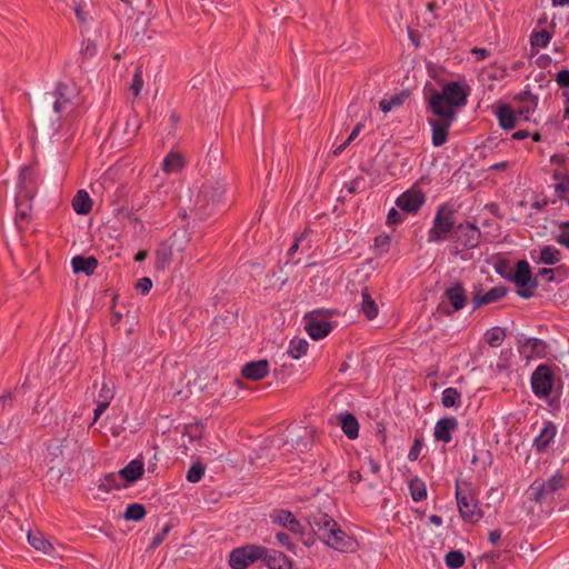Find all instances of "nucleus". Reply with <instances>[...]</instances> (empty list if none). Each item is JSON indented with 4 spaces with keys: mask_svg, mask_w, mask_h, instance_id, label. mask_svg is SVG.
Wrapping results in <instances>:
<instances>
[{
    "mask_svg": "<svg viewBox=\"0 0 569 569\" xmlns=\"http://www.w3.org/2000/svg\"><path fill=\"white\" fill-rule=\"evenodd\" d=\"M423 92L427 110L436 117L428 119L431 127V142L433 147H441L447 143L449 130L460 109L468 102L470 87L459 81H447L441 86V90L428 84Z\"/></svg>",
    "mask_w": 569,
    "mask_h": 569,
    "instance_id": "obj_1",
    "label": "nucleus"
},
{
    "mask_svg": "<svg viewBox=\"0 0 569 569\" xmlns=\"http://www.w3.org/2000/svg\"><path fill=\"white\" fill-rule=\"evenodd\" d=\"M79 90L74 83L58 82L54 90L41 98L37 107V119L43 132L57 133L62 126V117L73 111Z\"/></svg>",
    "mask_w": 569,
    "mask_h": 569,
    "instance_id": "obj_2",
    "label": "nucleus"
},
{
    "mask_svg": "<svg viewBox=\"0 0 569 569\" xmlns=\"http://www.w3.org/2000/svg\"><path fill=\"white\" fill-rule=\"evenodd\" d=\"M496 272L503 279L515 283L517 295L522 299H530L539 286L537 277H533L531 267L526 259H520L510 269V261L499 257L495 262Z\"/></svg>",
    "mask_w": 569,
    "mask_h": 569,
    "instance_id": "obj_3",
    "label": "nucleus"
},
{
    "mask_svg": "<svg viewBox=\"0 0 569 569\" xmlns=\"http://www.w3.org/2000/svg\"><path fill=\"white\" fill-rule=\"evenodd\" d=\"M558 366L540 363L531 373L530 383L532 393L539 399H549L559 401L562 390V379L557 376Z\"/></svg>",
    "mask_w": 569,
    "mask_h": 569,
    "instance_id": "obj_4",
    "label": "nucleus"
},
{
    "mask_svg": "<svg viewBox=\"0 0 569 569\" xmlns=\"http://www.w3.org/2000/svg\"><path fill=\"white\" fill-rule=\"evenodd\" d=\"M455 489L460 517L465 522L477 523L483 517V511L472 490V483L465 479H457Z\"/></svg>",
    "mask_w": 569,
    "mask_h": 569,
    "instance_id": "obj_5",
    "label": "nucleus"
},
{
    "mask_svg": "<svg viewBox=\"0 0 569 569\" xmlns=\"http://www.w3.org/2000/svg\"><path fill=\"white\" fill-rule=\"evenodd\" d=\"M226 190V183L222 180L204 182L196 197V208L193 210L196 216L200 219L211 216L222 202Z\"/></svg>",
    "mask_w": 569,
    "mask_h": 569,
    "instance_id": "obj_6",
    "label": "nucleus"
},
{
    "mask_svg": "<svg viewBox=\"0 0 569 569\" xmlns=\"http://www.w3.org/2000/svg\"><path fill=\"white\" fill-rule=\"evenodd\" d=\"M456 209L449 202L440 204L435 213L432 227L428 231L429 242H443L451 239L457 223Z\"/></svg>",
    "mask_w": 569,
    "mask_h": 569,
    "instance_id": "obj_7",
    "label": "nucleus"
},
{
    "mask_svg": "<svg viewBox=\"0 0 569 569\" xmlns=\"http://www.w3.org/2000/svg\"><path fill=\"white\" fill-rule=\"evenodd\" d=\"M468 303V295L465 284L460 280L451 281L446 286L437 310L446 317L461 311Z\"/></svg>",
    "mask_w": 569,
    "mask_h": 569,
    "instance_id": "obj_8",
    "label": "nucleus"
},
{
    "mask_svg": "<svg viewBox=\"0 0 569 569\" xmlns=\"http://www.w3.org/2000/svg\"><path fill=\"white\" fill-rule=\"evenodd\" d=\"M339 312L336 309L319 308L309 311L305 316V330L309 337L315 340H321L330 335L333 329V323L328 321V318L337 316Z\"/></svg>",
    "mask_w": 569,
    "mask_h": 569,
    "instance_id": "obj_9",
    "label": "nucleus"
},
{
    "mask_svg": "<svg viewBox=\"0 0 569 569\" xmlns=\"http://www.w3.org/2000/svg\"><path fill=\"white\" fill-rule=\"evenodd\" d=\"M481 238L482 233L477 224L470 221L458 223L453 234H451V240L456 244L453 253L457 254L477 248Z\"/></svg>",
    "mask_w": 569,
    "mask_h": 569,
    "instance_id": "obj_10",
    "label": "nucleus"
},
{
    "mask_svg": "<svg viewBox=\"0 0 569 569\" xmlns=\"http://www.w3.org/2000/svg\"><path fill=\"white\" fill-rule=\"evenodd\" d=\"M267 547L248 543L234 548L229 555V566L232 569H247L258 560L264 559Z\"/></svg>",
    "mask_w": 569,
    "mask_h": 569,
    "instance_id": "obj_11",
    "label": "nucleus"
},
{
    "mask_svg": "<svg viewBox=\"0 0 569 569\" xmlns=\"http://www.w3.org/2000/svg\"><path fill=\"white\" fill-rule=\"evenodd\" d=\"M569 486V476L557 471L553 476H551L548 480L538 482L535 481L530 488V499L532 501L541 503L548 497H552L553 493L559 491L560 489H565Z\"/></svg>",
    "mask_w": 569,
    "mask_h": 569,
    "instance_id": "obj_12",
    "label": "nucleus"
},
{
    "mask_svg": "<svg viewBox=\"0 0 569 569\" xmlns=\"http://www.w3.org/2000/svg\"><path fill=\"white\" fill-rule=\"evenodd\" d=\"M38 192V171L34 164L20 168L17 181V194L33 199Z\"/></svg>",
    "mask_w": 569,
    "mask_h": 569,
    "instance_id": "obj_13",
    "label": "nucleus"
},
{
    "mask_svg": "<svg viewBox=\"0 0 569 569\" xmlns=\"http://www.w3.org/2000/svg\"><path fill=\"white\" fill-rule=\"evenodd\" d=\"M426 202L425 192L416 186L403 191L396 200V206L405 214H416Z\"/></svg>",
    "mask_w": 569,
    "mask_h": 569,
    "instance_id": "obj_14",
    "label": "nucleus"
},
{
    "mask_svg": "<svg viewBox=\"0 0 569 569\" xmlns=\"http://www.w3.org/2000/svg\"><path fill=\"white\" fill-rule=\"evenodd\" d=\"M517 346L519 353L526 359L546 358L548 353V343L539 338H528L523 333L517 336Z\"/></svg>",
    "mask_w": 569,
    "mask_h": 569,
    "instance_id": "obj_15",
    "label": "nucleus"
},
{
    "mask_svg": "<svg viewBox=\"0 0 569 569\" xmlns=\"http://www.w3.org/2000/svg\"><path fill=\"white\" fill-rule=\"evenodd\" d=\"M473 289L471 297L472 310L501 300L509 291V288L503 284L496 286L487 292H483L481 284L475 286Z\"/></svg>",
    "mask_w": 569,
    "mask_h": 569,
    "instance_id": "obj_16",
    "label": "nucleus"
},
{
    "mask_svg": "<svg viewBox=\"0 0 569 569\" xmlns=\"http://www.w3.org/2000/svg\"><path fill=\"white\" fill-rule=\"evenodd\" d=\"M69 445L70 441L66 438H54L48 442L47 458L49 462L52 463L50 471L53 470L56 466L68 465V462L71 460V457L66 452L69 448Z\"/></svg>",
    "mask_w": 569,
    "mask_h": 569,
    "instance_id": "obj_17",
    "label": "nucleus"
},
{
    "mask_svg": "<svg viewBox=\"0 0 569 569\" xmlns=\"http://www.w3.org/2000/svg\"><path fill=\"white\" fill-rule=\"evenodd\" d=\"M32 201L28 197L16 196V217L14 224L18 232L22 236L31 222Z\"/></svg>",
    "mask_w": 569,
    "mask_h": 569,
    "instance_id": "obj_18",
    "label": "nucleus"
},
{
    "mask_svg": "<svg viewBox=\"0 0 569 569\" xmlns=\"http://www.w3.org/2000/svg\"><path fill=\"white\" fill-rule=\"evenodd\" d=\"M308 522L321 541L330 538L328 531H331L337 525L332 517L319 510L308 517Z\"/></svg>",
    "mask_w": 569,
    "mask_h": 569,
    "instance_id": "obj_19",
    "label": "nucleus"
},
{
    "mask_svg": "<svg viewBox=\"0 0 569 569\" xmlns=\"http://www.w3.org/2000/svg\"><path fill=\"white\" fill-rule=\"evenodd\" d=\"M458 428L459 423L456 417H442L435 425L433 438L437 442L447 445L452 441V436L458 430Z\"/></svg>",
    "mask_w": 569,
    "mask_h": 569,
    "instance_id": "obj_20",
    "label": "nucleus"
},
{
    "mask_svg": "<svg viewBox=\"0 0 569 569\" xmlns=\"http://www.w3.org/2000/svg\"><path fill=\"white\" fill-rule=\"evenodd\" d=\"M329 532L330 538L323 541L327 546L340 552H349L355 550L356 540L349 537L338 523Z\"/></svg>",
    "mask_w": 569,
    "mask_h": 569,
    "instance_id": "obj_21",
    "label": "nucleus"
},
{
    "mask_svg": "<svg viewBox=\"0 0 569 569\" xmlns=\"http://www.w3.org/2000/svg\"><path fill=\"white\" fill-rule=\"evenodd\" d=\"M493 113L502 130L510 131L517 127V112L510 104L501 101L497 102L493 106Z\"/></svg>",
    "mask_w": 569,
    "mask_h": 569,
    "instance_id": "obj_22",
    "label": "nucleus"
},
{
    "mask_svg": "<svg viewBox=\"0 0 569 569\" xmlns=\"http://www.w3.org/2000/svg\"><path fill=\"white\" fill-rule=\"evenodd\" d=\"M557 435V427L553 421L546 420L543 422V427L541 428L538 436L535 438L532 442V447L536 452L545 453L549 450L551 445L555 441V437Z\"/></svg>",
    "mask_w": 569,
    "mask_h": 569,
    "instance_id": "obj_23",
    "label": "nucleus"
},
{
    "mask_svg": "<svg viewBox=\"0 0 569 569\" xmlns=\"http://www.w3.org/2000/svg\"><path fill=\"white\" fill-rule=\"evenodd\" d=\"M272 523H278L282 528L289 530L292 533L303 535L305 530L300 521L295 517V515L284 509H277L271 515Z\"/></svg>",
    "mask_w": 569,
    "mask_h": 569,
    "instance_id": "obj_24",
    "label": "nucleus"
},
{
    "mask_svg": "<svg viewBox=\"0 0 569 569\" xmlns=\"http://www.w3.org/2000/svg\"><path fill=\"white\" fill-rule=\"evenodd\" d=\"M144 462L142 459H133L122 469L119 470L118 476L123 481L126 488L137 482L143 477Z\"/></svg>",
    "mask_w": 569,
    "mask_h": 569,
    "instance_id": "obj_25",
    "label": "nucleus"
},
{
    "mask_svg": "<svg viewBox=\"0 0 569 569\" xmlns=\"http://www.w3.org/2000/svg\"><path fill=\"white\" fill-rule=\"evenodd\" d=\"M269 361L266 359L247 362L241 368V376L250 381H259L269 373Z\"/></svg>",
    "mask_w": 569,
    "mask_h": 569,
    "instance_id": "obj_26",
    "label": "nucleus"
},
{
    "mask_svg": "<svg viewBox=\"0 0 569 569\" xmlns=\"http://www.w3.org/2000/svg\"><path fill=\"white\" fill-rule=\"evenodd\" d=\"M336 419L348 439L355 440L358 438L360 425L355 413L349 411L339 412Z\"/></svg>",
    "mask_w": 569,
    "mask_h": 569,
    "instance_id": "obj_27",
    "label": "nucleus"
},
{
    "mask_svg": "<svg viewBox=\"0 0 569 569\" xmlns=\"http://www.w3.org/2000/svg\"><path fill=\"white\" fill-rule=\"evenodd\" d=\"M262 562L269 569H293V560L277 549L267 548V553Z\"/></svg>",
    "mask_w": 569,
    "mask_h": 569,
    "instance_id": "obj_28",
    "label": "nucleus"
},
{
    "mask_svg": "<svg viewBox=\"0 0 569 569\" xmlns=\"http://www.w3.org/2000/svg\"><path fill=\"white\" fill-rule=\"evenodd\" d=\"M172 256V244L168 240L161 241L154 250V269L157 271H164L171 264Z\"/></svg>",
    "mask_w": 569,
    "mask_h": 569,
    "instance_id": "obj_29",
    "label": "nucleus"
},
{
    "mask_svg": "<svg viewBox=\"0 0 569 569\" xmlns=\"http://www.w3.org/2000/svg\"><path fill=\"white\" fill-rule=\"evenodd\" d=\"M536 252H537L536 250H532L530 252V256H531V259L538 264L543 263L547 266H555L561 260V257H562L561 251L550 244L543 246L540 249L538 257L535 256Z\"/></svg>",
    "mask_w": 569,
    "mask_h": 569,
    "instance_id": "obj_30",
    "label": "nucleus"
},
{
    "mask_svg": "<svg viewBox=\"0 0 569 569\" xmlns=\"http://www.w3.org/2000/svg\"><path fill=\"white\" fill-rule=\"evenodd\" d=\"M99 266V261L94 256H76L71 260V267L74 273H84L91 276Z\"/></svg>",
    "mask_w": 569,
    "mask_h": 569,
    "instance_id": "obj_31",
    "label": "nucleus"
},
{
    "mask_svg": "<svg viewBox=\"0 0 569 569\" xmlns=\"http://www.w3.org/2000/svg\"><path fill=\"white\" fill-rule=\"evenodd\" d=\"M92 199L86 190H78L72 199V208L76 213L87 216L92 210Z\"/></svg>",
    "mask_w": 569,
    "mask_h": 569,
    "instance_id": "obj_32",
    "label": "nucleus"
},
{
    "mask_svg": "<svg viewBox=\"0 0 569 569\" xmlns=\"http://www.w3.org/2000/svg\"><path fill=\"white\" fill-rule=\"evenodd\" d=\"M550 163L557 168L552 171V179H569V158L563 153H555L550 157Z\"/></svg>",
    "mask_w": 569,
    "mask_h": 569,
    "instance_id": "obj_33",
    "label": "nucleus"
},
{
    "mask_svg": "<svg viewBox=\"0 0 569 569\" xmlns=\"http://www.w3.org/2000/svg\"><path fill=\"white\" fill-rule=\"evenodd\" d=\"M362 303L361 311L365 315L366 319L373 320L378 316V305L369 293L368 289L365 288L361 292Z\"/></svg>",
    "mask_w": 569,
    "mask_h": 569,
    "instance_id": "obj_34",
    "label": "nucleus"
},
{
    "mask_svg": "<svg viewBox=\"0 0 569 569\" xmlns=\"http://www.w3.org/2000/svg\"><path fill=\"white\" fill-rule=\"evenodd\" d=\"M409 492L413 501L419 502L427 499V486L426 482L415 476L408 483Z\"/></svg>",
    "mask_w": 569,
    "mask_h": 569,
    "instance_id": "obj_35",
    "label": "nucleus"
},
{
    "mask_svg": "<svg viewBox=\"0 0 569 569\" xmlns=\"http://www.w3.org/2000/svg\"><path fill=\"white\" fill-rule=\"evenodd\" d=\"M184 167V159L179 152H169L162 162V170L167 173L177 172Z\"/></svg>",
    "mask_w": 569,
    "mask_h": 569,
    "instance_id": "obj_36",
    "label": "nucleus"
},
{
    "mask_svg": "<svg viewBox=\"0 0 569 569\" xmlns=\"http://www.w3.org/2000/svg\"><path fill=\"white\" fill-rule=\"evenodd\" d=\"M441 403L445 408H459L461 406V393L457 388L448 387L442 391Z\"/></svg>",
    "mask_w": 569,
    "mask_h": 569,
    "instance_id": "obj_37",
    "label": "nucleus"
},
{
    "mask_svg": "<svg viewBox=\"0 0 569 569\" xmlns=\"http://www.w3.org/2000/svg\"><path fill=\"white\" fill-rule=\"evenodd\" d=\"M147 515V509L142 503L133 502L126 507L123 518L127 521H141Z\"/></svg>",
    "mask_w": 569,
    "mask_h": 569,
    "instance_id": "obj_38",
    "label": "nucleus"
},
{
    "mask_svg": "<svg viewBox=\"0 0 569 569\" xmlns=\"http://www.w3.org/2000/svg\"><path fill=\"white\" fill-rule=\"evenodd\" d=\"M29 543L39 551L44 553H50L53 550L52 543L47 540L40 532H29L28 533Z\"/></svg>",
    "mask_w": 569,
    "mask_h": 569,
    "instance_id": "obj_39",
    "label": "nucleus"
},
{
    "mask_svg": "<svg viewBox=\"0 0 569 569\" xmlns=\"http://www.w3.org/2000/svg\"><path fill=\"white\" fill-rule=\"evenodd\" d=\"M553 32L547 29L533 30L530 36L531 49L546 48L552 39Z\"/></svg>",
    "mask_w": 569,
    "mask_h": 569,
    "instance_id": "obj_40",
    "label": "nucleus"
},
{
    "mask_svg": "<svg viewBox=\"0 0 569 569\" xmlns=\"http://www.w3.org/2000/svg\"><path fill=\"white\" fill-rule=\"evenodd\" d=\"M118 477L114 472H109L103 476V480L98 485V489L102 492H110L111 490H120L126 488L124 483L118 481Z\"/></svg>",
    "mask_w": 569,
    "mask_h": 569,
    "instance_id": "obj_41",
    "label": "nucleus"
},
{
    "mask_svg": "<svg viewBox=\"0 0 569 569\" xmlns=\"http://www.w3.org/2000/svg\"><path fill=\"white\" fill-rule=\"evenodd\" d=\"M408 96L409 93L407 91H401L400 93L393 94L389 99H382L379 103L380 110L383 113L391 111L392 108L401 106Z\"/></svg>",
    "mask_w": 569,
    "mask_h": 569,
    "instance_id": "obj_42",
    "label": "nucleus"
},
{
    "mask_svg": "<svg viewBox=\"0 0 569 569\" xmlns=\"http://www.w3.org/2000/svg\"><path fill=\"white\" fill-rule=\"evenodd\" d=\"M466 562V557L461 550H450L445 556V563L449 569H460Z\"/></svg>",
    "mask_w": 569,
    "mask_h": 569,
    "instance_id": "obj_43",
    "label": "nucleus"
},
{
    "mask_svg": "<svg viewBox=\"0 0 569 569\" xmlns=\"http://www.w3.org/2000/svg\"><path fill=\"white\" fill-rule=\"evenodd\" d=\"M308 347H309V345H308L307 340L293 339L290 341L289 349H288L287 353L292 359H299L300 357H302L303 355L307 353Z\"/></svg>",
    "mask_w": 569,
    "mask_h": 569,
    "instance_id": "obj_44",
    "label": "nucleus"
},
{
    "mask_svg": "<svg viewBox=\"0 0 569 569\" xmlns=\"http://www.w3.org/2000/svg\"><path fill=\"white\" fill-rule=\"evenodd\" d=\"M204 472L206 465L201 461H196L189 467L186 478L189 482L197 483L203 478Z\"/></svg>",
    "mask_w": 569,
    "mask_h": 569,
    "instance_id": "obj_45",
    "label": "nucleus"
},
{
    "mask_svg": "<svg viewBox=\"0 0 569 569\" xmlns=\"http://www.w3.org/2000/svg\"><path fill=\"white\" fill-rule=\"evenodd\" d=\"M506 337L505 329L492 327L486 332V341L490 347H499Z\"/></svg>",
    "mask_w": 569,
    "mask_h": 569,
    "instance_id": "obj_46",
    "label": "nucleus"
},
{
    "mask_svg": "<svg viewBox=\"0 0 569 569\" xmlns=\"http://www.w3.org/2000/svg\"><path fill=\"white\" fill-rule=\"evenodd\" d=\"M136 209L133 207H121L117 210V218L119 220H128L130 223L139 224L141 230L144 229V226L139 217L136 216Z\"/></svg>",
    "mask_w": 569,
    "mask_h": 569,
    "instance_id": "obj_47",
    "label": "nucleus"
},
{
    "mask_svg": "<svg viewBox=\"0 0 569 569\" xmlns=\"http://www.w3.org/2000/svg\"><path fill=\"white\" fill-rule=\"evenodd\" d=\"M565 179H553L555 183V193L557 199L565 201L569 204V179L567 176H563Z\"/></svg>",
    "mask_w": 569,
    "mask_h": 569,
    "instance_id": "obj_48",
    "label": "nucleus"
},
{
    "mask_svg": "<svg viewBox=\"0 0 569 569\" xmlns=\"http://www.w3.org/2000/svg\"><path fill=\"white\" fill-rule=\"evenodd\" d=\"M391 237L389 234H379L373 240V249L377 256H382L390 250Z\"/></svg>",
    "mask_w": 569,
    "mask_h": 569,
    "instance_id": "obj_49",
    "label": "nucleus"
},
{
    "mask_svg": "<svg viewBox=\"0 0 569 569\" xmlns=\"http://www.w3.org/2000/svg\"><path fill=\"white\" fill-rule=\"evenodd\" d=\"M171 529V525H164V527L152 538L148 550H156L166 540Z\"/></svg>",
    "mask_w": 569,
    "mask_h": 569,
    "instance_id": "obj_50",
    "label": "nucleus"
},
{
    "mask_svg": "<svg viewBox=\"0 0 569 569\" xmlns=\"http://www.w3.org/2000/svg\"><path fill=\"white\" fill-rule=\"evenodd\" d=\"M98 52L97 43L91 39H86L81 43L80 53L83 59H91Z\"/></svg>",
    "mask_w": 569,
    "mask_h": 569,
    "instance_id": "obj_51",
    "label": "nucleus"
},
{
    "mask_svg": "<svg viewBox=\"0 0 569 569\" xmlns=\"http://www.w3.org/2000/svg\"><path fill=\"white\" fill-rule=\"evenodd\" d=\"M423 446H425L423 437L422 436H417L413 439V443H412V446H411V448L409 450V453H408L409 461L418 460Z\"/></svg>",
    "mask_w": 569,
    "mask_h": 569,
    "instance_id": "obj_52",
    "label": "nucleus"
},
{
    "mask_svg": "<svg viewBox=\"0 0 569 569\" xmlns=\"http://www.w3.org/2000/svg\"><path fill=\"white\" fill-rule=\"evenodd\" d=\"M311 232L310 228H306L301 233L296 234L292 244L288 249L287 256L289 258H292L296 252L299 250L300 243L308 237V234Z\"/></svg>",
    "mask_w": 569,
    "mask_h": 569,
    "instance_id": "obj_53",
    "label": "nucleus"
},
{
    "mask_svg": "<svg viewBox=\"0 0 569 569\" xmlns=\"http://www.w3.org/2000/svg\"><path fill=\"white\" fill-rule=\"evenodd\" d=\"M277 541L284 547L288 551L296 553L297 552V546L293 543L290 536L283 531H279L276 533Z\"/></svg>",
    "mask_w": 569,
    "mask_h": 569,
    "instance_id": "obj_54",
    "label": "nucleus"
},
{
    "mask_svg": "<svg viewBox=\"0 0 569 569\" xmlns=\"http://www.w3.org/2000/svg\"><path fill=\"white\" fill-rule=\"evenodd\" d=\"M203 429V423L201 421H197L186 426V433L190 437L191 440L200 439L202 437Z\"/></svg>",
    "mask_w": 569,
    "mask_h": 569,
    "instance_id": "obj_55",
    "label": "nucleus"
},
{
    "mask_svg": "<svg viewBox=\"0 0 569 569\" xmlns=\"http://www.w3.org/2000/svg\"><path fill=\"white\" fill-rule=\"evenodd\" d=\"M513 99L519 102L538 104V97L530 91L529 87L517 93Z\"/></svg>",
    "mask_w": 569,
    "mask_h": 569,
    "instance_id": "obj_56",
    "label": "nucleus"
},
{
    "mask_svg": "<svg viewBox=\"0 0 569 569\" xmlns=\"http://www.w3.org/2000/svg\"><path fill=\"white\" fill-rule=\"evenodd\" d=\"M152 280L149 277H142L136 282L134 289L142 296H147L152 289Z\"/></svg>",
    "mask_w": 569,
    "mask_h": 569,
    "instance_id": "obj_57",
    "label": "nucleus"
},
{
    "mask_svg": "<svg viewBox=\"0 0 569 569\" xmlns=\"http://www.w3.org/2000/svg\"><path fill=\"white\" fill-rule=\"evenodd\" d=\"M113 398H114L113 386L110 387L107 381H103L101 385L99 395H98V400H104V401L111 402Z\"/></svg>",
    "mask_w": 569,
    "mask_h": 569,
    "instance_id": "obj_58",
    "label": "nucleus"
},
{
    "mask_svg": "<svg viewBox=\"0 0 569 569\" xmlns=\"http://www.w3.org/2000/svg\"><path fill=\"white\" fill-rule=\"evenodd\" d=\"M142 87H143V79H142L141 71L138 69L133 74L132 82L130 86V89L134 97H138L140 94Z\"/></svg>",
    "mask_w": 569,
    "mask_h": 569,
    "instance_id": "obj_59",
    "label": "nucleus"
},
{
    "mask_svg": "<svg viewBox=\"0 0 569 569\" xmlns=\"http://www.w3.org/2000/svg\"><path fill=\"white\" fill-rule=\"evenodd\" d=\"M403 214L396 208H391L387 214V224L397 226L403 222Z\"/></svg>",
    "mask_w": 569,
    "mask_h": 569,
    "instance_id": "obj_60",
    "label": "nucleus"
},
{
    "mask_svg": "<svg viewBox=\"0 0 569 569\" xmlns=\"http://www.w3.org/2000/svg\"><path fill=\"white\" fill-rule=\"evenodd\" d=\"M537 107H538V104H533V103H527V104L520 106L518 108V110L516 111L517 119L520 118L525 121H528L530 114L536 110Z\"/></svg>",
    "mask_w": 569,
    "mask_h": 569,
    "instance_id": "obj_61",
    "label": "nucleus"
},
{
    "mask_svg": "<svg viewBox=\"0 0 569 569\" xmlns=\"http://www.w3.org/2000/svg\"><path fill=\"white\" fill-rule=\"evenodd\" d=\"M14 396L11 391H6L2 396H0V413H2L6 409L11 408L13 406Z\"/></svg>",
    "mask_w": 569,
    "mask_h": 569,
    "instance_id": "obj_62",
    "label": "nucleus"
},
{
    "mask_svg": "<svg viewBox=\"0 0 569 569\" xmlns=\"http://www.w3.org/2000/svg\"><path fill=\"white\" fill-rule=\"evenodd\" d=\"M556 82L559 88L568 89L569 88V69H563L559 71L555 77Z\"/></svg>",
    "mask_w": 569,
    "mask_h": 569,
    "instance_id": "obj_63",
    "label": "nucleus"
},
{
    "mask_svg": "<svg viewBox=\"0 0 569 569\" xmlns=\"http://www.w3.org/2000/svg\"><path fill=\"white\" fill-rule=\"evenodd\" d=\"M555 240L561 247L569 249V229H560V232L555 237Z\"/></svg>",
    "mask_w": 569,
    "mask_h": 569,
    "instance_id": "obj_64",
    "label": "nucleus"
}]
</instances>
